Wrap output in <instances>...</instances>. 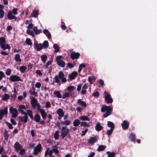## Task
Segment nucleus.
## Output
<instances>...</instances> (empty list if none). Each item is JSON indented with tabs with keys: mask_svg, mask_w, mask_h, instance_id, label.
I'll use <instances>...</instances> for the list:
<instances>
[{
	"mask_svg": "<svg viewBox=\"0 0 157 157\" xmlns=\"http://www.w3.org/2000/svg\"><path fill=\"white\" fill-rule=\"evenodd\" d=\"M53 48L55 49V52L56 53L59 51V46L56 44H54L53 45Z\"/></svg>",
	"mask_w": 157,
	"mask_h": 157,
	"instance_id": "obj_48",
	"label": "nucleus"
},
{
	"mask_svg": "<svg viewBox=\"0 0 157 157\" xmlns=\"http://www.w3.org/2000/svg\"><path fill=\"white\" fill-rule=\"evenodd\" d=\"M11 73V70L10 69H8L6 71V74L7 75H10Z\"/></svg>",
	"mask_w": 157,
	"mask_h": 157,
	"instance_id": "obj_60",
	"label": "nucleus"
},
{
	"mask_svg": "<svg viewBox=\"0 0 157 157\" xmlns=\"http://www.w3.org/2000/svg\"><path fill=\"white\" fill-rule=\"evenodd\" d=\"M26 33L27 34L32 36L33 37H34L35 36V35L34 32L30 30L29 29H28L26 30Z\"/></svg>",
	"mask_w": 157,
	"mask_h": 157,
	"instance_id": "obj_43",
	"label": "nucleus"
},
{
	"mask_svg": "<svg viewBox=\"0 0 157 157\" xmlns=\"http://www.w3.org/2000/svg\"><path fill=\"white\" fill-rule=\"evenodd\" d=\"M23 109H26L25 105H20L19 106L18 110L19 112H21V113L25 115V116L23 117L19 116L20 120L19 121V122L20 121L21 122H23L24 123H26L28 121V116H27V113L24 112L22 110Z\"/></svg>",
	"mask_w": 157,
	"mask_h": 157,
	"instance_id": "obj_1",
	"label": "nucleus"
},
{
	"mask_svg": "<svg viewBox=\"0 0 157 157\" xmlns=\"http://www.w3.org/2000/svg\"><path fill=\"white\" fill-rule=\"evenodd\" d=\"M9 80L10 81L13 82L19 81H23L20 77L16 75H11L9 78Z\"/></svg>",
	"mask_w": 157,
	"mask_h": 157,
	"instance_id": "obj_4",
	"label": "nucleus"
},
{
	"mask_svg": "<svg viewBox=\"0 0 157 157\" xmlns=\"http://www.w3.org/2000/svg\"><path fill=\"white\" fill-rule=\"evenodd\" d=\"M98 141V140L96 136L92 137L88 141V143L90 144L91 145H93Z\"/></svg>",
	"mask_w": 157,
	"mask_h": 157,
	"instance_id": "obj_10",
	"label": "nucleus"
},
{
	"mask_svg": "<svg viewBox=\"0 0 157 157\" xmlns=\"http://www.w3.org/2000/svg\"><path fill=\"white\" fill-rule=\"evenodd\" d=\"M6 43V39L4 37H0V46L1 47H3V45Z\"/></svg>",
	"mask_w": 157,
	"mask_h": 157,
	"instance_id": "obj_20",
	"label": "nucleus"
},
{
	"mask_svg": "<svg viewBox=\"0 0 157 157\" xmlns=\"http://www.w3.org/2000/svg\"><path fill=\"white\" fill-rule=\"evenodd\" d=\"M81 126H89V125L86 122H82L81 123Z\"/></svg>",
	"mask_w": 157,
	"mask_h": 157,
	"instance_id": "obj_57",
	"label": "nucleus"
},
{
	"mask_svg": "<svg viewBox=\"0 0 157 157\" xmlns=\"http://www.w3.org/2000/svg\"><path fill=\"white\" fill-rule=\"evenodd\" d=\"M80 124V122L79 120L75 119L73 122V125L75 127L78 126Z\"/></svg>",
	"mask_w": 157,
	"mask_h": 157,
	"instance_id": "obj_38",
	"label": "nucleus"
},
{
	"mask_svg": "<svg viewBox=\"0 0 157 157\" xmlns=\"http://www.w3.org/2000/svg\"><path fill=\"white\" fill-rule=\"evenodd\" d=\"M56 113L60 117H63L64 116V112L63 109L61 108L59 109L56 111Z\"/></svg>",
	"mask_w": 157,
	"mask_h": 157,
	"instance_id": "obj_15",
	"label": "nucleus"
},
{
	"mask_svg": "<svg viewBox=\"0 0 157 157\" xmlns=\"http://www.w3.org/2000/svg\"><path fill=\"white\" fill-rule=\"evenodd\" d=\"M61 133L60 136L63 139L66 136H67L70 132L69 129L67 128L66 126H63L62 127L61 129Z\"/></svg>",
	"mask_w": 157,
	"mask_h": 157,
	"instance_id": "obj_2",
	"label": "nucleus"
},
{
	"mask_svg": "<svg viewBox=\"0 0 157 157\" xmlns=\"http://www.w3.org/2000/svg\"><path fill=\"white\" fill-rule=\"evenodd\" d=\"M59 131L57 130L55 132V133L54 134V137L56 140L59 139Z\"/></svg>",
	"mask_w": 157,
	"mask_h": 157,
	"instance_id": "obj_45",
	"label": "nucleus"
},
{
	"mask_svg": "<svg viewBox=\"0 0 157 157\" xmlns=\"http://www.w3.org/2000/svg\"><path fill=\"white\" fill-rule=\"evenodd\" d=\"M5 76L4 73L2 71H0V81L2 79L3 77H5Z\"/></svg>",
	"mask_w": 157,
	"mask_h": 157,
	"instance_id": "obj_55",
	"label": "nucleus"
},
{
	"mask_svg": "<svg viewBox=\"0 0 157 157\" xmlns=\"http://www.w3.org/2000/svg\"><path fill=\"white\" fill-rule=\"evenodd\" d=\"M114 129H111L110 128L109 130H108L107 131L106 134L108 136H110L112 133L113 130Z\"/></svg>",
	"mask_w": 157,
	"mask_h": 157,
	"instance_id": "obj_53",
	"label": "nucleus"
},
{
	"mask_svg": "<svg viewBox=\"0 0 157 157\" xmlns=\"http://www.w3.org/2000/svg\"><path fill=\"white\" fill-rule=\"evenodd\" d=\"M52 62V60H49V61H48L47 62V63H46V65L45 66V67H46L47 68H48L49 65L51 64Z\"/></svg>",
	"mask_w": 157,
	"mask_h": 157,
	"instance_id": "obj_61",
	"label": "nucleus"
},
{
	"mask_svg": "<svg viewBox=\"0 0 157 157\" xmlns=\"http://www.w3.org/2000/svg\"><path fill=\"white\" fill-rule=\"evenodd\" d=\"M25 42L26 44L28 45H31L33 44L31 41V39L28 38L26 39Z\"/></svg>",
	"mask_w": 157,
	"mask_h": 157,
	"instance_id": "obj_51",
	"label": "nucleus"
},
{
	"mask_svg": "<svg viewBox=\"0 0 157 157\" xmlns=\"http://www.w3.org/2000/svg\"><path fill=\"white\" fill-rule=\"evenodd\" d=\"M77 103L78 104H80L81 105L83 106H86V102L85 101H82L81 99H78V100Z\"/></svg>",
	"mask_w": 157,
	"mask_h": 157,
	"instance_id": "obj_36",
	"label": "nucleus"
},
{
	"mask_svg": "<svg viewBox=\"0 0 157 157\" xmlns=\"http://www.w3.org/2000/svg\"><path fill=\"white\" fill-rule=\"evenodd\" d=\"M70 95V94L69 92H67L65 94L63 95L62 98L63 99H65L66 98L69 97Z\"/></svg>",
	"mask_w": 157,
	"mask_h": 157,
	"instance_id": "obj_52",
	"label": "nucleus"
},
{
	"mask_svg": "<svg viewBox=\"0 0 157 157\" xmlns=\"http://www.w3.org/2000/svg\"><path fill=\"white\" fill-rule=\"evenodd\" d=\"M87 131H88V129L87 128H86L85 129V130L82 131V133L81 134V136H85V135L86 134V133L87 132Z\"/></svg>",
	"mask_w": 157,
	"mask_h": 157,
	"instance_id": "obj_58",
	"label": "nucleus"
},
{
	"mask_svg": "<svg viewBox=\"0 0 157 157\" xmlns=\"http://www.w3.org/2000/svg\"><path fill=\"white\" fill-rule=\"evenodd\" d=\"M80 56V54L78 52H73L70 54V57L72 59H78Z\"/></svg>",
	"mask_w": 157,
	"mask_h": 157,
	"instance_id": "obj_7",
	"label": "nucleus"
},
{
	"mask_svg": "<svg viewBox=\"0 0 157 157\" xmlns=\"http://www.w3.org/2000/svg\"><path fill=\"white\" fill-rule=\"evenodd\" d=\"M33 31L36 35L40 34L41 32L40 29H38L36 26H34L33 27Z\"/></svg>",
	"mask_w": 157,
	"mask_h": 157,
	"instance_id": "obj_24",
	"label": "nucleus"
},
{
	"mask_svg": "<svg viewBox=\"0 0 157 157\" xmlns=\"http://www.w3.org/2000/svg\"><path fill=\"white\" fill-rule=\"evenodd\" d=\"M14 59L16 62H21V59L20 58V55L19 54H17L15 55Z\"/></svg>",
	"mask_w": 157,
	"mask_h": 157,
	"instance_id": "obj_31",
	"label": "nucleus"
},
{
	"mask_svg": "<svg viewBox=\"0 0 157 157\" xmlns=\"http://www.w3.org/2000/svg\"><path fill=\"white\" fill-rule=\"evenodd\" d=\"M80 119L83 121H89V119L88 117L85 116H82L80 117Z\"/></svg>",
	"mask_w": 157,
	"mask_h": 157,
	"instance_id": "obj_49",
	"label": "nucleus"
},
{
	"mask_svg": "<svg viewBox=\"0 0 157 157\" xmlns=\"http://www.w3.org/2000/svg\"><path fill=\"white\" fill-rule=\"evenodd\" d=\"M129 138L131 141L133 142L134 143L136 142V136L135 134L131 133L129 136Z\"/></svg>",
	"mask_w": 157,
	"mask_h": 157,
	"instance_id": "obj_23",
	"label": "nucleus"
},
{
	"mask_svg": "<svg viewBox=\"0 0 157 157\" xmlns=\"http://www.w3.org/2000/svg\"><path fill=\"white\" fill-rule=\"evenodd\" d=\"M64 76V75L62 71L59 72L58 75H56L54 77L55 82L56 83H58L60 82L59 79H61Z\"/></svg>",
	"mask_w": 157,
	"mask_h": 157,
	"instance_id": "obj_6",
	"label": "nucleus"
},
{
	"mask_svg": "<svg viewBox=\"0 0 157 157\" xmlns=\"http://www.w3.org/2000/svg\"><path fill=\"white\" fill-rule=\"evenodd\" d=\"M34 45V48L36 49L37 51H40L43 49L42 44L41 43L38 44L37 41L35 42Z\"/></svg>",
	"mask_w": 157,
	"mask_h": 157,
	"instance_id": "obj_8",
	"label": "nucleus"
},
{
	"mask_svg": "<svg viewBox=\"0 0 157 157\" xmlns=\"http://www.w3.org/2000/svg\"><path fill=\"white\" fill-rule=\"evenodd\" d=\"M75 89V87L72 86H69L67 88V90L69 92L73 91Z\"/></svg>",
	"mask_w": 157,
	"mask_h": 157,
	"instance_id": "obj_44",
	"label": "nucleus"
},
{
	"mask_svg": "<svg viewBox=\"0 0 157 157\" xmlns=\"http://www.w3.org/2000/svg\"><path fill=\"white\" fill-rule=\"evenodd\" d=\"M18 10L17 8H14L12 10V11H11L12 12V13L14 15H15L17 14V11Z\"/></svg>",
	"mask_w": 157,
	"mask_h": 157,
	"instance_id": "obj_56",
	"label": "nucleus"
},
{
	"mask_svg": "<svg viewBox=\"0 0 157 157\" xmlns=\"http://www.w3.org/2000/svg\"><path fill=\"white\" fill-rule=\"evenodd\" d=\"M25 152V150L24 149H21L20 150V151L19 152V154L21 155H23Z\"/></svg>",
	"mask_w": 157,
	"mask_h": 157,
	"instance_id": "obj_64",
	"label": "nucleus"
},
{
	"mask_svg": "<svg viewBox=\"0 0 157 157\" xmlns=\"http://www.w3.org/2000/svg\"><path fill=\"white\" fill-rule=\"evenodd\" d=\"M57 63L59 66L62 67H64L65 65V62L63 60L58 61Z\"/></svg>",
	"mask_w": 157,
	"mask_h": 157,
	"instance_id": "obj_33",
	"label": "nucleus"
},
{
	"mask_svg": "<svg viewBox=\"0 0 157 157\" xmlns=\"http://www.w3.org/2000/svg\"><path fill=\"white\" fill-rule=\"evenodd\" d=\"M2 114L4 115H7L8 113V109L7 107L4 108L3 109H2L0 110Z\"/></svg>",
	"mask_w": 157,
	"mask_h": 157,
	"instance_id": "obj_34",
	"label": "nucleus"
},
{
	"mask_svg": "<svg viewBox=\"0 0 157 157\" xmlns=\"http://www.w3.org/2000/svg\"><path fill=\"white\" fill-rule=\"evenodd\" d=\"M106 148V146L104 145H100L99 146L97 150L99 151H101L104 150Z\"/></svg>",
	"mask_w": 157,
	"mask_h": 157,
	"instance_id": "obj_32",
	"label": "nucleus"
},
{
	"mask_svg": "<svg viewBox=\"0 0 157 157\" xmlns=\"http://www.w3.org/2000/svg\"><path fill=\"white\" fill-rule=\"evenodd\" d=\"M112 109L111 108L108 111H106V113L103 114V117L105 118L107 117L108 116L112 113Z\"/></svg>",
	"mask_w": 157,
	"mask_h": 157,
	"instance_id": "obj_22",
	"label": "nucleus"
},
{
	"mask_svg": "<svg viewBox=\"0 0 157 157\" xmlns=\"http://www.w3.org/2000/svg\"><path fill=\"white\" fill-rule=\"evenodd\" d=\"M4 8V6L0 4V18H2L3 17L5 12L4 11L2 10Z\"/></svg>",
	"mask_w": 157,
	"mask_h": 157,
	"instance_id": "obj_17",
	"label": "nucleus"
},
{
	"mask_svg": "<svg viewBox=\"0 0 157 157\" xmlns=\"http://www.w3.org/2000/svg\"><path fill=\"white\" fill-rule=\"evenodd\" d=\"M122 128L124 130L127 129L129 127V123L126 120L124 121L121 124Z\"/></svg>",
	"mask_w": 157,
	"mask_h": 157,
	"instance_id": "obj_11",
	"label": "nucleus"
},
{
	"mask_svg": "<svg viewBox=\"0 0 157 157\" xmlns=\"http://www.w3.org/2000/svg\"><path fill=\"white\" fill-rule=\"evenodd\" d=\"M12 114V117L13 118H15L17 117L18 114V112H17L16 113H14Z\"/></svg>",
	"mask_w": 157,
	"mask_h": 157,
	"instance_id": "obj_62",
	"label": "nucleus"
},
{
	"mask_svg": "<svg viewBox=\"0 0 157 157\" xmlns=\"http://www.w3.org/2000/svg\"><path fill=\"white\" fill-rule=\"evenodd\" d=\"M105 97V100L106 102L107 103H111L113 102V99L111 95L109 94L108 92L105 91L103 94Z\"/></svg>",
	"mask_w": 157,
	"mask_h": 157,
	"instance_id": "obj_3",
	"label": "nucleus"
},
{
	"mask_svg": "<svg viewBox=\"0 0 157 157\" xmlns=\"http://www.w3.org/2000/svg\"><path fill=\"white\" fill-rule=\"evenodd\" d=\"M111 108H112L110 106L105 105L101 107V111L102 113H104L105 111H107Z\"/></svg>",
	"mask_w": 157,
	"mask_h": 157,
	"instance_id": "obj_19",
	"label": "nucleus"
},
{
	"mask_svg": "<svg viewBox=\"0 0 157 157\" xmlns=\"http://www.w3.org/2000/svg\"><path fill=\"white\" fill-rule=\"evenodd\" d=\"M53 94L55 95L57 98H61L62 96L59 91H55L53 92Z\"/></svg>",
	"mask_w": 157,
	"mask_h": 157,
	"instance_id": "obj_30",
	"label": "nucleus"
},
{
	"mask_svg": "<svg viewBox=\"0 0 157 157\" xmlns=\"http://www.w3.org/2000/svg\"><path fill=\"white\" fill-rule=\"evenodd\" d=\"M92 95L94 97L97 98L99 96V93L98 92H95L93 93L92 94Z\"/></svg>",
	"mask_w": 157,
	"mask_h": 157,
	"instance_id": "obj_59",
	"label": "nucleus"
},
{
	"mask_svg": "<svg viewBox=\"0 0 157 157\" xmlns=\"http://www.w3.org/2000/svg\"><path fill=\"white\" fill-rule=\"evenodd\" d=\"M107 125L108 127L110 128L114 129L115 125L114 123L110 121H108Z\"/></svg>",
	"mask_w": 157,
	"mask_h": 157,
	"instance_id": "obj_28",
	"label": "nucleus"
},
{
	"mask_svg": "<svg viewBox=\"0 0 157 157\" xmlns=\"http://www.w3.org/2000/svg\"><path fill=\"white\" fill-rule=\"evenodd\" d=\"M9 110L10 113L11 114L18 112L17 109L16 108H14L12 106L10 107Z\"/></svg>",
	"mask_w": 157,
	"mask_h": 157,
	"instance_id": "obj_37",
	"label": "nucleus"
},
{
	"mask_svg": "<svg viewBox=\"0 0 157 157\" xmlns=\"http://www.w3.org/2000/svg\"><path fill=\"white\" fill-rule=\"evenodd\" d=\"M95 77L94 76H89L88 78V80L90 83H92V80H95Z\"/></svg>",
	"mask_w": 157,
	"mask_h": 157,
	"instance_id": "obj_50",
	"label": "nucleus"
},
{
	"mask_svg": "<svg viewBox=\"0 0 157 157\" xmlns=\"http://www.w3.org/2000/svg\"><path fill=\"white\" fill-rule=\"evenodd\" d=\"M10 95L8 94H4L2 98V100L3 101H6L10 98Z\"/></svg>",
	"mask_w": 157,
	"mask_h": 157,
	"instance_id": "obj_41",
	"label": "nucleus"
},
{
	"mask_svg": "<svg viewBox=\"0 0 157 157\" xmlns=\"http://www.w3.org/2000/svg\"><path fill=\"white\" fill-rule=\"evenodd\" d=\"M14 147L15 151L17 152L22 148V146L18 142H16L14 144Z\"/></svg>",
	"mask_w": 157,
	"mask_h": 157,
	"instance_id": "obj_12",
	"label": "nucleus"
},
{
	"mask_svg": "<svg viewBox=\"0 0 157 157\" xmlns=\"http://www.w3.org/2000/svg\"><path fill=\"white\" fill-rule=\"evenodd\" d=\"M39 14V11L38 10H35L34 11H33L31 14V15H33V16L36 18Z\"/></svg>",
	"mask_w": 157,
	"mask_h": 157,
	"instance_id": "obj_42",
	"label": "nucleus"
},
{
	"mask_svg": "<svg viewBox=\"0 0 157 157\" xmlns=\"http://www.w3.org/2000/svg\"><path fill=\"white\" fill-rule=\"evenodd\" d=\"M108 155V157H114L115 155V153L114 152H111L109 151L106 152Z\"/></svg>",
	"mask_w": 157,
	"mask_h": 157,
	"instance_id": "obj_40",
	"label": "nucleus"
},
{
	"mask_svg": "<svg viewBox=\"0 0 157 157\" xmlns=\"http://www.w3.org/2000/svg\"><path fill=\"white\" fill-rule=\"evenodd\" d=\"M7 17L8 19L10 20H12L14 19L16 20L17 19L16 17L12 14V12L11 11H9L8 13Z\"/></svg>",
	"mask_w": 157,
	"mask_h": 157,
	"instance_id": "obj_13",
	"label": "nucleus"
},
{
	"mask_svg": "<svg viewBox=\"0 0 157 157\" xmlns=\"http://www.w3.org/2000/svg\"><path fill=\"white\" fill-rule=\"evenodd\" d=\"M27 116L29 115L30 118L33 119V112L31 110H27Z\"/></svg>",
	"mask_w": 157,
	"mask_h": 157,
	"instance_id": "obj_35",
	"label": "nucleus"
},
{
	"mask_svg": "<svg viewBox=\"0 0 157 157\" xmlns=\"http://www.w3.org/2000/svg\"><path fill=\"white\" fill-rule=\"evenodd\" d=\"M41 59L43 62L44 63L46 62V60L47 59V56L46 55H42L41 56Z\"/></svg>",
	"mask_w": 157,
	"mask_h": 157,
	"instance_id": "obj_39",
	"label": "nucleus"
},
{
	"mask_svg": "<svg viewBox=\"0 0 157 157\" xmlns=\"http://www.w3.org/2000/svg\"><path fill=\"white\" fill-rule=\"evenodd\" d=\"M4 48L3 47H1L3 50H6V49H8L9 51L10 50L11 48L8 44H6V43L3 45Z\"/></svg>",
	"mask_w": 157,
	"mask_h": 157,
	"instance_id": "obj_46",
	"label": "nucleus"
},
{
	"mask_svg": "<svg viewBox=\"0 0 157 157\" xmlns=\"http://www.w3.org/2000/svg\"><path fill=\"white\" fill-rule=\"evenodd\" d=\"M9 136L8 135V131L6 129H5L4 130V140L6 141H7Z\"/></svg>",
	"mask_w": 157,
	"mask_h": 157,
	"instance_id": "obj_29",
	"label": "nucleus"
},
{
	"mask_svg": "<svg viewBox=\"0 0 157 157\" xmlns=\"http://www.w3.org/2000/svg\"><path fill=\"white\" fill-rule=\"evenodd\" d=\"M19 69L21 73H24L27 69V67L25 66H21L20 67Z\"/></svg>",
	"mask_w": 157,
	"mask_h": 157,
	"instance_id": "obj_47",
	"label": "nucleus"
},
{
	"mask_svg": "<svg viewBox=\"0 0 157 157\" xmlns=\"http://www.w3.org/2000/svg\"><path fill=\"white\" fill-rule=\"evenodd\" d=\"M61 124L66 126L69 125L71 123V121L70 120H65L64 121H61Z\"/></svg>",
	"mask_w": 157,
	"mask_h": 157,
	"instance_id": "obj_25",
	"label": "nucleus"
},
{
	"mask_svg": "<svg viewBox=\"0 0 157 157\" xmlns=\"http://www.w3.org/2000/svg\"><path fill=\"white\" fill-rule=\"evenodd\" d=\"M42 44L43 48L46 49L49 46L48 42L47 40H45L44 41Z\"/></svg>",
	"mask_w": 157,
	"mask_h": 157,
	"instance_id": "obj_27",
	"label": "nucleus"
},
{
	"mask_svg": "<svg viewBox=\"0 0 157 157\" xmlns=\"http://www.w3.org/2000/svg\"><path fill=\"white\" fill-rule=\"evenodd\" d=\"M30 102L33 108L36 109V105L38 103L37 100L34 97H32L31 99Z\"/></svg>",
	"mask_w": 157,
	"mask_h": 157,
	"instance_id": "obj_9",
	"label": "nucleus"
},
{
	"mask_svg": "<svg viewBox=\"0 0 157 157\" xmlns=\"http://www.w3.org/2000/svg\"><path fill=\"white\" fill-rule=\"evenodd\" d=\"M34 119L36 122H39L41 119L40 117L39 114H36L34 116Z\"/></svg>",
	"mask_w": 157,
	"mask_h": 157,
	"instance_id": "obj_26",
	"label": "nucleus"
},
{
	"mask_svg": "<svg viewBox=\"0 0 157 157\" xmlns=\"http://www.w3.org/2000/svg\"><path fill=\"white\" fill-rule=\"evenodd\" d=\"M40 113L41 116L43 119H45L47 116V114L45 111L43 109L40 110L39 111Z\"/></svg>",
	"mask_w": 157,
	"mask_h": 157,
	"instance_id": "obj_16",
	"label": "nucleus"
},
{
	"mask_svg": "<svg viewBox=\"0 0 157 157\" xmlns=\"http://www.w3.org/2000/svg\"><path fill=\"white\" fill-rule=\"evenodd\" d=\"M29 93L31 95H33L35 96H37V93L36 91H33L32 90H30Z\"/></svg>",
	"mask_w": 157,
	"mask_h": 157,
	"instance_id": "obj_54",
	"label": "nucleus"
},
{
	"mask_svg": "<svg viewBox=\"0 0 157 157\" xmlns=\"http://www.w3.org/2000/svg\"><path fill=\"white\" fill-rule=\"evenodd\" d=\"M51 104L49 101L47 102L45 104V107L48 108L51 107Z\"/></svg>",
	"mask_w": 157,
	"mask_h": 157,
	"instance_id": "obj_63",
	"label": "nucleus"
},
{
	"mask_svg": "<svg viewBox=\"0 0 157 157\" xmlns=\"http://www.w3.org/2000/svg\"><path fill=\"white\" fill-rule=\"evenodd\" d=\"M43 33L45 34L47 37L49 39H50L51 38V35L49 32L48 30L47 29H44L43 30Z\"/></svg>",
	"mask_w": 157,
	"mask_h": 157,
	"instance_id": "obj_21",
	"label": "nucleus"
},
{
	"mask_svg": "<svg viewBox=\"0 0 157 157\" xmlns=\"http://www.w3.org/2000/svg\"><path fill=\"white\" fill-rule=\"evenodd\" d=\"M78 75V73L76 71H73L68 75V77L71 80L74 79Z\"/></svg>",
	"mask_w": 157,
	"mask_h": 157,
	"instance_id": "obj_14",
	"label": "nucleus"
},
{
	"mask_svg": "<svg viewBox=\"0 0 157 157\" xmlns=\"http://www.w3.org/2000/svg\"><path fill=\"white\" fill-rule=\"evenodd\" d=\"M42 150V146L40 144H38L34 149L33 154L35 155H37Z\"/></svg>",
	"mask_w": 157,
	"mask_h": 157,
	"instance_id": "obj_5",
	"label": "nucleus"
},
{
	"mask_svg": "<svg viewBox=\"0 0 157 157\" xmlns=\"http://www.w3.org/2000/svg\"><path fill=\"white\" fill-rule=\"evenodd\" d=\"M103 127L101 125L100 122L97 123L95 127V130L97 131H99L102 129Z\"/></svg>",
	"mask_w": 157,
	"mask_h": 157,
	"instance_id": "obj_18",
	"label": "nucleus"
}]
</instances>
